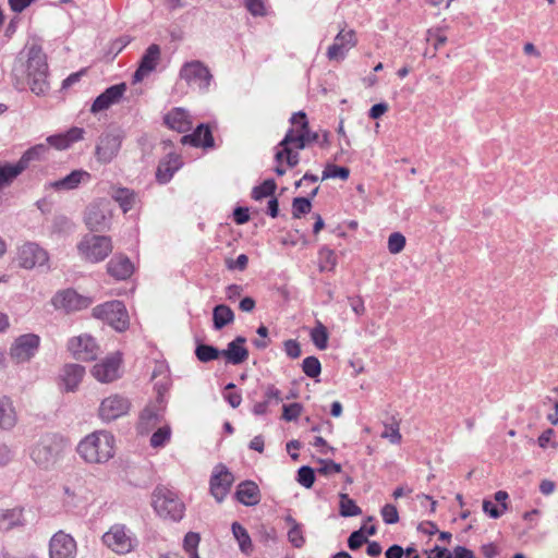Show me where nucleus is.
Here are the masks:
<instances>
[{"label": "nucleus", "mask_w": 558, "mask_h": 558, "mask_svg": "<svg viewBox=\"0 0 558 558\" xmlns=\"http://www.w3.org/2000/svg\"><path fill=\"white\" fill-rule=\"evenodd\" d=\"M63 495V506L69 510L77 508L83 501V494L81 488L64 485Z\"/></svg>", "instance_id": "obj_36"}, {"label": "nucleus", "mask_w": 558, "mask_h": 558, "mask_svg": "<svg viewBox=\"0 0 558 558\" xmlns=\"http://www.w3.org/2000/svg\"><path fill=\"white\" fill-rule=\"evenodd\" d=\"M357 44L356 34L353 29L345 32L343 28L339 31L333 39V44L327 49V58L330 61H342L349 50Z\"/></svg>", "instance_id": "obj_13"}, {"label": "nucleus", "mask_w": 558, "mask_h": 558, "mask_svg": "<svg viewBox=\"0 0 558 558\" xmlns=\"http://www.w3.org/2000/svg\"><path fill=\"white\" fill-rule=\"evenodd\" d=\"M171 438V428L169 425L159 427L150 437V446L153 448H162Z\"/></svg>", "instance_id": "obj_45"}, {"label": "nucleus", "mask_w": 558, "mask_h": 558, "mask_svg": "<svg viewBox=\"0 0 558 558\" xmlns=\"http://www.w3.org/2000/svg\"><path fill=\"white\" fill-rule=\"evenodd\" d=\"M232 533H233V536L235 537V539L238 541L241 550L246 553L247 549H250L252 547V542H251V537H250L247 531L245 530V527H243L238 522H233L232 523Z\"/></svg>", "instance_id": "obj_44"}, {"label": "nucleus", "mask_w": 558, "mask_h": 558, "mask_svg": "<svg viewBox=\"0 0 558 558\" xmlns=\"http://www.w3.org/2000/svg\"><path fill=\"white\" fill-rule=\"evenodd\" d=\"M234 481L233 474L223 464L215 466L210 477V493L214 498L221 502L230 490Z\"/></svg>", "instance_id": "obj_18"}, {"label": "nucleus", "mask_w": 558, "mask_h": 558, "mask_svg": "<svg viewBox=\"0 0 558 558\" xmlns=\"http://www.w3.org/2000/svg\"><path fill=\"white\" fill-rule=\"evenodd\" d=\"M130 410V401L120 395H112L105 398L99 405V417L104 422L114 421L125 415Z\"/></svg>", "instance_id": "obj_15"}, {"label": "nucleus", "mask_w": 558, "mask_h": 558, "mask_svg": "<svg viewBox=\"0 0 558 558\" xmlns=\"http://www.w3.org/2000/svg\"><path fill=\"white\" fill-rule=\"evenodd\" d=\"M286 521L290 525V530L288 532L289 542L296 548L302 547L305 539L301 525L291 515H288Z\"/></svg>", "instance_id": "obj_39"}, {"label": "nucleus", "mask_w": 558, "mask_h": 558, "mask_svg": "<svg viewBox=\"0 0 558 558\" xmlns=\"http://www.w3.org/2000/svg\"><path fill=\"white\" fill-rule=\"evenodd\" d=\"M47 56L41 46L32 44L20 52L12 72V84L17 90L27 87L37 96H44L50 89Z\"/></svg>", "instance_id": "obj_1"}, {"label": "nucleus", "mask_w": 558, "mask_h": 558, "mask_svg": "<svg viewBox=\"0 0 558 558\" xmlns=\"http://www.w3.org/2000/svg\"><path fill=\"white\" fill-rule=\"evenodd\" d=\"M114 437L106 430L94 432L84 437L77 445V453L86 463H106L113 458Z\"/></svg>", "instance_id": "obj_2"}, {"label": "nucleus", "mask_w": 558, "mask_h": 558, "mask_svg": "<svg viewBox=\"0 0 558 558\" xmlns=\"http://www.w3.org/2000/svg\"><path fill=\"white\" fill-rule=\"evenodd\" d=\"M68 349L76 360L93 361L96 359L99 348L88 335L73 337L69 340Z\"/></svg>", "instance_id": "obj_19"}, {"label": "nucleus", "mask_w": 558, "mask_h": 558, "mask_svg": "<svg viewBox=\"0 0 558 558\" xmlns=\"http://www.w3.org/2000/svg\"><path fill=\"white\" fill-rule=\"evenodd\" d=\"M245 9L255 17L267 14L266 0H243Z\"/></svg>", "instance_id": "obj_50"}, {"label": "nucleus", "mask_w": 558, "mask_h": 558, "mask_svg": "<svg viewBox=\"0 0 558 558\" xmlns=\"http://www.w3.org/2000/svg\"><path fill=\"white\" fill-rule=\"evenodd\" d=\"M123 137V132L117 128L109 129L101 133L95 148L97 161L101 163L111 162L120 151Z\"/></svg>", "instance_id": "obj_8"}, {"label": "nucleus", "mask_w": 558, "mask_h": 558, "mask_svg": "<svg viewBox=\"0 0 558 558\" xmlns=\"http://www.w3.org/2000/svg\"><path fill=\"white\" fill-rule=\"evenodd\" d=\"M277 184L275 180H265L260 185L255 186L252 192V197L256 201L264 197L272 196L276 191Z\"/></svg>", "instance_id": "obj_47"}, {"label": "nucleus", "mask_w": 558, "mask_h": 558, "mask_svg": "<svg viewBox=\"0 0 558 558\" xmlns=\"http://www.w3.org/2000/svg\"><path fill=\"white\" fill-rule=\"evenodd\" d=\"M328 331L327 328L317 322L316 326L311 331V340L319 350H325L328 344Z\"/></svg>", "instance_id": "obj_42"}, {"label": "nucleus", "mask_w": 558, "mask_h": 558, "mask_svg": "<svg viewBox=\"0 0 558 558\" xmlns=\"http://www.w3.org/2000/svg\"><path fill=\"white\" fill-rule=\"evenodd\" d=\"M151 504L157 514L161 518L180 521L184 515V504L174 492L167 487L155 488Z\"/></svg>", "instance_id": "obj_4"}, {"label": "nucleus", "mask_w": 558, "mask_h": 558, "mask_svg": "<svg viewBox=\"0 0 558 558\" xmlns=\"http://www.w3.org/2000/svg\"><path fill=\"white\" fill-rule=\"evenodd\" d=\"M312 204L307 197H295L292 202V216L300 218L302 215L311 211Z\"/></svg>", "instance_id": "obj_51"}, {"label": "nucleus", "mask_w": 558, "mask_h": 558, "mask_svg": "<svg viewBox=\"0 0 558 558\" xmlns=\"http://www.w3.org/2000/svg\"><path fill=\"white\" fill-rule=\"evenodd\" d=\"M111 251V239L106 235L86 234L77 244L81 258L90 263L104 260Z\"/></svg>", "instance_id": "obj_5"}, {"label": "nucleus", "mask_w": 558, "mask_h": 558, "mask_svg": "<svg viewBox=\"0 0 558 558\" xmlns=\"http://www.w3.org/2000/svg\"><path fill=\"white\" fill-rule=\"evenodd\" d=\"M19 525H23V513L21 509H0L1 531H9Z\"/></svg>", "instance_id": "obj_34"}, {"label": "nucleus", "mask_w": 558, "mask_h": 558, "mask_svg": "<svg viewBox=\"0 0 558 558\" xmlns=\"http://www.w3.org/2000/svg\"><path fill=\"white\" fill-rule=\"evenodd\" d=\"M236 499L245 506H255L260 500V492L256 483L245 481L236 488Z\"/></svg>", "instance_id": "obj_29"}, {"label": "nucleus", "mask_w": 558, "mask_h": 558, "mask_svg": "<svg viewBox=\"0 0 558 558\" xmlns=\"http://www.w3.org/2000/svg\"><path fill=\"white\" fill-rule=\"evenodd\" d=\"M52 303L56 308L64 310L70 313L87 308L92 304V299L81 295L72 289H68L58 292Z\"/></svg>", "instance_id": "obj_16"}, {"label": "nucleus", "mask_w": 558, "mask_h": 558, "mask_svg": "<svg viewBox=\"0 0 558 558\" xmlns=\"http://www.w3.org/2000/svg\"><path fill=\"white\" fill-rule=\"evenodd\" d=\"M381 437L388 439L391 444H399L401 441V434L398 422L391 424H385V429L381 433Z\"/></svg>", "instance_id": "obj_54"}, {"label": "nucleus", "mask_w": 558, "mask_h": 558, "mask_svg": "<svg viewBox=\"0 0 558 558\" xmlns=\"http://www.w3.org/2000/svg\"><path fill=\"white\" fill-rule=\"evenodd\" d=\"M302 371L311 378L319 376L322 372V365L316 356H307L303 360Z\"/></svg>", "instance_id": "obj_48"}, {"label": "nucleus", "mask_w": 558, "mask_h": 558, "mask_svg": "<svg viewBox=\"0 0 558 558\" xmlns=\"http://www.w3.org/2000/svg\"><path fill=\"white\" fill-rule=\"evenodd\" d=\"M85 368L78 364H68L62 371V380L65 385V389L73 391L77 388L78 384L83 379Z\"/></svg>", "instance_id": "obj_31"}, {"label": "nucleus", "mask_w": 558, "mask_h": 558, "mask_svg": "<svg viewBox=\"0 0 558 558\" xmlns=\"http://www.w3.org/2000/svg\"><path fill=\"white\" fill-rule=\"evenodd\" d=\"M158 422V413L154 409L146 408L141 413L138 429L141 433H148Z\"/></svg>", "instance_id": "obj_40"}, {"label": "nucleus", "mask_w": 558, "mask_h": 558, "mask_svg": "<svg viewBox=\"0 0 558 558\" xmlns=\"http://www.w3.org/2000/svg\"><path fill=\"white\" fill-rule=\"evenodd\" d=\"M125 92V83H120L108 87L94 100L90 107V112L96 114L109 109L112 105L119 104Z\"/></svg>", "instance_id": "obj_21"}, {"label": "nucleus", "mask_w": 558, "mask_h": 558, "mask_svg": "<svg viewBox=\"0 0 558 558\" xmlns=\"http://www.w3.org/2000/svg\"><path fill=\"white\" fill-rule=\"evenodd\" d=\"M303 407L301 403L294 402L283 405L282 418L287 422L296 421L302 414Z\"/></svg>", "instance_id": "obj_56"}, {"label": "nucleus", "mask_w": 558, "mask_h": 558, "mask_svg": "<svg viewBox=\"0 0 558 558\" xmlns=\"http://www.w3.org/2000/svg\"><path fill=\"white\" fill-rule=\"evenodd\" d=\"M121 356L114 353L93 367V376L100 383H111L119 378Z\"/></svg>", "instance_id": "obj_22"}, {"label": "nucleus", "mask_w": 558, "mask_h": 558, "mask_svg": "<svg viewBox=\"0 0 558 558\" xmlns=\"http://www.w3.org/2000/svg\"><path fill=\"white\" fill-rule=\"evenodd\" d=\"M77 545L75 539L63 531H58L49 542V558H75Z\"/></svg>", "instance_id": "obj_14"}, {"label": "nucleus", "mask_w": 558, "mask_h": 558, "mask_svg": "<svg viewBox=\"0 0 558 558\" xmlns=\"http://www.w3.org/2000/svg\"><path fill=\"white\" fill-rule=\"evenodd\" d=\"M47 142L57 149H66L70 146L64 134L51 135L47 138Z\"/></svg>", "instance_id": "obj_62"}, {"label": "nucleus", "mask_w": 558, "mask_h": 558, "mask_svg": "<svg viewBox=\"0 0 558 558\" xmlns=\"http://www.w3.org/2000/svg\"><path fill=\"white\" fill-rule=\"evenodd\" d=\"M299 150L294 147V144H283V140L278 144L275 159L278 163L286 160L290 168H294L299 161Z\"/></svg>", "instance_id": "obj_32"}, {"label": "nucleus", "mask_w": 558, "mask_h": 558, "mask_svg": "<svg viewBox=\"0 0 558 558\" xmlns=\"http://www.w3.org/2000/svg\"><path fill=\"white\" fill-rule=\"evenodd\" d=\"M350 175V170L345 167H339L336 165H327L325 170L323 171L322 179H336L339 178L341 180H347Z\"/></svg>", "instance_id": "obj_49"}, {"label": "nucleus", "mask_w": 558, "mask_h": 558, "mask_svg": "<svg viewBox=\"0 0 558 558\" xmlns=\"http://www.w3.org/2000/svg\"><path fill=\"white\" fill-rule=\"evenodd\" d=\"M180 76L187 84L197 86L202 92L208 89L213 80L209 69L201 61L186 62L180 70Z\"/></svg>", "instance_id": "obj_11"}, {"label": "nucleus", "mask_w": 558, "mask_h": 558, "mask_svg": "<svg viewBox=\"0 0 558 558\" xmlns=\"http://www.w3.org/2000/svg\"><path fill=\"white\" fill-rule=\"evenodd\" d=\"M17 423V413L13 401L7 396L0 395V429L11 430Z\"/></svg>", "instance_id": "obj_26"}, {"label": "nucleus", "mask_w": 558, "mask_h": 558, "mask_svg": "<svg viewBox=\"0 0 558 558\" xmlns=\"http://www.w3.org/2000/svg\"><path fill=\"white\" fill-rule=\"evenodd\" d=\"M405 246V238L400 232H393L388 238V251L391 254L400 253Z\"/></svg>", "instance_id": "obj_55"}, {"label": "nucleus", "mask_w": 558, "mask_h": 558, "mask_svg": "<svg viewBox=\"0 0 558 558\" xmlns=\"http://www.w3.org/2000/svg\"><path fill=\"white\" fill-rule=\"evenodd\" d=\"M65 439L58 434H44L29 448L32 461L43 470H50L62 457Z\"/></svg>", "instance_id": "obj_3"}, {"label": "nucleus", "mask_w": 558, "mask_h": 558, "mask_svg": "<svg viewBox=\"0 0 558 558\" xmlns=\"http://www.w3.org/2000/svg\"><path fill=\"white\" fill-rule=\"evenodd\" d=\"M89 172L83 169H76L64 178L47 182L45 184V191L52 190L58 193L70 192L76 190L81 184L89 182Z\"/></svg>", "instance_id": "obj_20"}, {"label": "nucleus", "mask_w": 558, "mask_h": 558, "mask_svg": "<svg viewBox=\"0 0 558 558\" xmlns=\"http://www.w3.org/2000/svg\"><path fill=\"white\" fill-rule=\"evenodd\" d=\"M201 537L197 533L189 532L183 539V547L186 554L196 550L199 544Z\"/></svg>", "instance_id": "obj_60"}, {"label": "nucleus", "mask_w": 558, "mask_h": 558, "mask_svg": "<svg viewBox=\"0 0 558 558\" xmlns=\"http://www.w3.org/2000/svg\"><path fill=\"white\" fill-rule=\"evenodd\" d=\"M340 515L342 517H355L361 514L362 510L356 506L355 501L351 499L348 494L340 493Z\"/></svg>", "instance_id": "obj_41"}, {"label": "nucleus", "mask_w": 558, "mask_h": 558, "mask_svg": "<svg viewBox=\"0 0 558 558\" xmlns=\"http://www.w3.org/2000/svg\"><path fill=\"white\" fill-rule=\"evenodd\" d=\"M195 355L198 361L208 363L221 356V351L209 344H198L195 349Z\"/></svg>", "instance_id": "obj_43"}, {"label": "nucleus", "mask_w": 558, "mask_h": 558, "mask_svg": "<svg viewBox=\"0 0 558 558\" xmlns=\"http://www.w3.org/2000/svg\"><path fill=\"white\" fill-rule=\"evenodd\" d=\"M380 513L386 524H396L399 521V513L395 505H385Z\"/></svg>", "instance_id": "obj_57"}, {"label": "nucleus", "mask_w": 558, "mask_h": 558, "mask_svg": "<svg viewBox=\"0 0 558 558\" xmlns=\"http://www.w3.org/2000/svg\"><path fill=\"white\" fill-rule=\"evenodd\" d=\"M290 122L293 125H300V130L289 129L283 137V144H294L296 149H304L306 145L319 142V133L310 130L306 114L303 111L293 113Z\"/></svg>", "instance_id": "obj_7"}, {"label": "nucleus", "mask_w": 558, "mask_h": 558, "mask_svg": "<svg viewBox=\"0 0 558 558\" xmlns=\"http://www.w3.org/2000/svg\"><path fill=\"white\" fill-rule=\"evenodd\" d=\"M48 150V147L44 144H38L29 149H27L20 160L17 161L19 166L24 171L28 166L29 162L33 160H39Z\"/></svg>", "instance_id": "obj_37"}, {"label": "nucleus", "mask_w": 558, "mask_h": 558, "mask_svg": "<svg viewBox=\"0 0 558 558\" xmlns=\"http://www.w3.org/2000/svg\"><path fill=\"white\" fill-rule=\"evenodd\" d=\"M264 397L269 403L271 400H275L277 403L282 401L281 391L274 385L267 386Z\"/></svg>", "instance_id": "obj_63"}, {"label": "nucleus", "mask_w": 558, "mask_h": 558, "mask_svg": "<svg viewBox=\"0 0 558 558\" xmlns=\"http://www.w3.org/2000/svg\"><path fill=\"white\" fill-rule=\"evenodd\" d=\"M367 543V538L363 533V530H357L351 533L348 538V546L350 549L355 550L360 548L363 544Z\"/></svg>", "instance_id": "obj_59"}, {"label": "nucleus", "mask_w": 558, "mask_h": 558, "mask_svg": "<svg viewBox=\"0 0 558 558\" xmlns=\"http://www.w3.org/2000/svg\"><path fill=\"white\" fill-rule=\"evenodd\" d=\"M319 269L320 271H331L337 265V257L332 250L323 247L319 251Z\"/></svg>", "instance_id": "obj_46"}, {"label": "nucleus", "mask_w": 558, "mask_h": 558, "mask_svg": "<svg viewBox=\"0 0 558 558\" xmlns=\"http://www.w3.org/2000/svg\"><path fill=\"white\" fill-rule=\"evenodd\" d=\"M104 545L118 555L131 553L136 546L134 534L124 524H113L104 535Z\"/></svg>", "instance_id": "obj_6"}, {"label": "nucleus", "mask_w": 558, "mask_h": 558, "mask_svg": "<svg viewBox=\"0 0 558 558\" xmlns=\"http://www.w3.org/2000/svg\"><path fill=\"white\" fill-rule=\"evenodd\" d=\"M427 558H452V554L447 548L435 546L428 553Z\"/></svg>", "instance_id": "obj_64"}, {"label": "nucleus", "mask_w": 558, "mask_h": 558, "mask_svg": "<svg viewBox=\"0 0 558 558\" xmlns=\"http://www.w3.org/2000/svg\"><path fill=\"white\" fill-rule=\"evenodd\" d=\"M233 320L234 313L228 305L219 304L214 307L213 322L216 330L222 329L225 326L233 323Z\"/></svg>", "instance_id": "obj_35"}, {"label": "nucleus", "mask_w": 558, "mask_h": 558, "mask_svg": "<svg viewBox=\"0 0 558 558\" xmlns=\"http://www.w3.org/2000/svg\"><path fill=\"white\" fill-rule=\"evenodd\" d=\"M40 338L36 333H24L14 339L10 347V357L21 364L29 362L38 352Z\"/></svg>", "instance_id": "obj_10"}, {"label": "nucleus", "mask_w": 558, "mask_h": 558, "mask_svg": "<svg viewBox=\"0 0 558 558\" xmlns=\"http://www.w3.org/2000/svg\"><path fill=\"white\" fill-rule=\"evenodd\" d=\"M182 144H190L192 146L213 147L214 137L210 129L207 125L199 124L196 130L189 135L181 137Z\"/></svg>", "instance_id": "obj_28"}, {"label": "nucleus", "mask_w": 558, "mask_h": 558, "mask_svg": "<svg viewBox=\"0 0 558 558\" xmlns=\"http://www.w3.org/2000/svg\"><path fill=\"white\" fill-rule=\"evenodd\" d=\"M246 339L242 336L236 337L234 340L228 343L227 349L221 350V356H223L227 363L232 365H239L247 360L248 351L244 347Z\"/></svg>", "instance_id": "obj_24"}, {"label": "nucleus", "mask_w": 558, "mask_h": 558, "mask_svg": "<svg viewBox=\"0 0 558 558\" xmlns=\"http://www.w3.org/2000/svg\"><path fill=\"white\" fill-rule=\"evenodd\" d=\"M284 351L291 359H298L302 353L300 343L292 339L284 341Z\"/></svg>", "instance_id": "obj_61"}, {"label": "nucleus", "mask_w": 558, "mask_h": 558, "mask_svg": "<svg viewBox=\"0 0 558 558\" xmlns=\"http://www.w3.org/2000/svg\"><path fill=\"white\" fill-rule=\"evenodd\" d=\"M165 123L179 133H185L192 128L190 116L187 111L182 108H174L168 112L165 117Z\"/></svg>", "instance_id": "obj_27"}, {"label": "nucleus", "mask_w": 558, "mask_h": 558, "mask_svg": "<svg viewBox=\"0 0 558 558\" xmlns=\"http://www.w3.org/2000/svg\"><path fill=\"white\" fill-rule=\"evenodd\" d=\"M111 213L105 203L90 204L85 213V223L90 231H105L110 223Z\"/></svg>", "instance_id": "obj_17"}, {"label": "nucleus", "mask_w": 558, "mask_h": 558, "mask_svg": "<svg viewBox=\"0 0 558 558\" xmlns=\"http://www.w3.org/2000/svg\"><path fill=\"white\" fill-rule=\"evenodd\" d=\"M298 482L305 488H311L315 482V473L311 466H301L298 471Z\"/></svg>", "instance_id": "obj_52"}, {"label": "nucleus", "mask_w": 558, "mask_h": 558, "mask_svg": "<svg viewBox=\"0 0 558 558\" xmlns=\"http://www.w3.org/2000/svg\"><path fill=\"white\" fill-rule=\"evenodd\" d=\"M108 272L119 279H126L133 272V265L126 256H114L107 265Z\"/></svg>", "instance_id": "obj_30"}, {"label": "nucleus", "mask_w": 558, "mask_h": 558, "mask_svg": "<svg viewBox=\"0 0 558 558\" xmlns=\"http://www.w3.org/2000/svg\"><path fill=\"white\" fill-rule=\"evenodd\" d=\"M51 228L54 233H70L73 231L74 223L65 216H58L53 219Z\"/></svg>", "instance_id": "obj_53"}, {"label": "nucleus", "mask_w": 558, "mask_h": 558, "mask_svg": "<svg viewBox=\"0 0 558 558\" xmlns=\"http://www.w3.org/2000/svg\"><path fill=\"white\" fill-rule=\"evenodd\" d=\"M48 252L37 243L28 242L19 248L17 262L19 265L25 269L45 266L48 264Z\"/></svg>", "instance_id": "obj_12"}, {"label": "nucleus", "mask_w": 558, "mask_h": 558, "mask_svg": "<svg viewBox=\"0 0 558 558\" xmlns=\"http://www.w3.org/2000/svg\"><path fill=\"white\" fill-rule=\"evenodd\" d=\"M507 509V505L502 504V509L496 506L490 500H484L483 501V511L487 513L493 519H498L502 515L505 510Z\"/></svg>", "instance_id": "obj_58"}, {"label": "nucleus", "mask_w": 558, "mask_h": 558, "mask_svg": "<svg viewBox=\"0 0 558 558\" xmlns=\"http://www.w3.org/2000/svg\"><path fill=\"white\" fill-rule=\"evenodd\" d=\"M160 47L151 44L144 52L137 70L133 74V83H140L147 77L157 66L160 60Z\"/></svg>", "instance_id": "obj_23"}, {"label": "nucleus", "mask_w": 558, "mask_h": 558, "mask_svg": "<svg viewBox=\"0 0 558 558\" xmlns=\"http://www.w3.org/2000/svg\"><path fill=\"white\" fill-rule=\"evenodd\" d=\"M22 172L23 170L17 162L0 165V189L9 185Z\"/></svg>", "instance_id": "obj_38"}, {"label": "nucleus", "mask_w": 558, "mask_h": 558, "mask_svg": "<svg viewBox=\"0 0 558 558\" xmlns=\"http://www.w3.org/2000/svg\"><path fill=\"white\" fill-rule=\"evenodd\" d=\"M110 195L120 205L123 213L131 210L137 199L136 194L126 187H113Z\"/></svg>", "instance_id": "obj_33"}, {"label": "nucleus", "mask_w": 558, "mask_h": 558, "mask_svg": "<svg viewBox=\"0 0 558 558\" xmlns=\"http://www.w3.org/2000/svg\"><path fill=\"white\" fill-rule=\"evenodd\" d=\"M93 315L107 322L118 331H123L129 326V316L124 304L114 300L94 307Z\"/></svg>", "instance_id": "obj_9"}, {"label": "nucleus", "mask_w": 558, "mask_h": 558, "mask_svg": "<svg viewBox=\"0 0 558 558\" xmlns=\"http://www.w3.org/2000/svg\"><path fill=\"white\" fill-rule=\"evenodd\" d=\"M182 162L180 156L177 154H169L167 157L159 162L156 179L159 183H167L171 180L175 171L181 167Z\"/></svg>", "instance_id": "obj_25"}]
</instances>
